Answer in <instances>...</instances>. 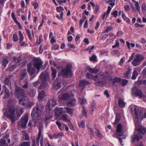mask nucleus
Listing matches in <instances>:
<instances>
[{
  "instance_id": "nucleus-1",
  "label": "nucleus",
  "mask_w": 146,
  "mask_h": 146,
  "mask_svg": "<svg viewBox=\"0 0 146 146\" xmlns=\"http://www.w3.org/2000/svg\"><path fill=\"white\" fill-rule=\"evenodd\" d=\"M130 111L133 117L135 119L134 121L135 128L137 131L135 132L133 136H132V142L135 141H138L142 137V136L140 134H145L146 133V129L142 127L139 122V118L141 116H142V119L146 117V112H144L142 115L143 111H139V108L136 106H133L130 108Z\"/></svg>"
},
{
  "instance_id": "nucleus-2",
  "label": "nucleus",
  "mask_w": 146,
  "mask_h": 146,
  "mask_svg": "<svg viewBox=\"0 0 146 146\" xmlns=\"http://www.w3.org/2000/svg\"><path fill=\"white\" fill-rule=\"evenodd\" d=\"M44 105L42 104L39 105L37 104L36 107H34L32 112L31 114V116L33 120L39 119L40 117L41 113L43 110Z\"/></svg>"
},
{
  "instance_id": "nucleus-3",
  "label": "nucleus",
  "mask_w": 146,
  "mask_h": 146,
  "mask_svg": "<svg viewBox=\"0 0 146 146\" xmlns=\"http://www.w3.org/2000/svg\"><path fill=\"white\" fill-rule=\"evenodd\" d=\"M107 73L106 72H100L93 77V80L96 81V85L100 86L103 84V81L105 80L107 77Z\"/></svg>"
},
{
  "instance_id": "nucleus-4",
  "label": "nucleus",
  "mask_w": 146,
  "mask_h": 146,
  "mask_svg": "<svg viewBox=\"0 0 146 146\" xmlns=\"http://www.w3.org/2000/svg\"><path fill=\"white\" fill-rule=\"evenodd\" d=\"M42 65V62L41 60L38 59H36L34 63L33 68L31 69L27 70L29 74L31 76L33 75L36 72V68L37 70L36 73H38Z\"/></svg>"
},
{
  "instance_id": "nucleus-5",
  "label": "nucleus",
  "mask_w": 146,
  "mask_h": 146,
  "mask_svg": "<svg viewBox=\"0 0 146 146\" xmlns=\"http://www.w3.org/2000/svg\"><path fill=\"white\" fill-rule=\"evenodd\" d=\"M4 115L9 118L13 122L15 121V109L14 107H9L6 110V111L4 113Z\"/></svg>"
},
{
  "instance_id": "nucleus-6",
  "label": "nucleus",
  "mask_w": 146,
  "mask_h": 146,
  "mask_svg": "<svg viewBox=\"0 0 146 146\" xmlns=\"http://www.w3.org/2000/svg\"><path fill=\"white\" fill-rule=\"evenodd\" d=\"M40 79L41 80L42 84L40 87H45L47 85V81L49 79V74L46 72H42L40 75Z\"/></svg>"
},
{
  "instance_id": "nucleus-7",
  "label": "nucleus",
  "mask_w": 146,
  "mask_h": 146,
  "mask_svg": "<svg viewBox=\"0 0 146 146\" xmlns=\"http://www.w3.org/2000/svg\"><path fill=\"white\" fill-rule=\"evenodd\" d=\"M28 115H25L24 117H22L18 122L17 126L19 127H21L23 128H25L28 121Z\"/></svg>"
},
{
  "instance_id": "nucleus-8",
  "label": "nucleus",
  "mask_w": 146,
  "mask_h": 146,
  "mask_svg": "<svg viewBox=\"0 0 146 146\" xmlns=\"http://www.w3.org/2000/svg\"><path fill=\"white\" fill-rule=\"evenodd\" d=\"M43 124L41 123H40L38 126V128L39 129V132L38 134V136L36 139V141L34 140L33 142L34 144L33 145V146H36L35 144V143L36 144L38 145L39 146V141L41 137L42 131H43Z\"/></svg>"
},
{
  "instance_id": "nucleus-9",
  "label": "nucleus",
  "mask_w": 146,
  "mask_h": 146,
  "mask_svg": "<svg viewBox=\"0 0 146 146\" xmlns=\"http://www.w3.org/2000/svg\"><path fill=\"white\" fill-rule=\"evenodd\" d=\"M116 131L118 133L114 134L113 136V137L119 138L118 136H120L123 135V134L122 133V126L121 124L119 123L117 125Z\"/></svg>"
},
{
  "instance_id": "nucleus-10",
  "label": "nucleus",
  "mask_w": 146,
  "mask_h": 146,
  "mask_svg": "<svg viewBox=\"0 0 146 146\" xmlns=\"http://www.w3.org/2000/svg\"><path fill=\"white\" fill-rule=\"evenodd\" d=\"M25 90L20 87H16L15 89V95L19 98L20 97L24 95Z\"/></svg>"
},
{
  "instance_id": "nucleus-11",
  "label": "nucleus",
  "mask_w": 146,
  "mask_h": 146,
  "mask_svg": "<svg viewBox=\"0 0 146 146\" xmlns=\"http://www.w3.org/2000/svg\"><path fill=\"white\" fill-rule=\"evenodd\" d=\"M142 60V59L140 56L139 54H136L131 63L134 66H137L140 64Z\"/></svg>"
},
{
  "instance_id": "nucleus-12",
  "label": "nucleus",
  "mask_w": 146,
  "mask_h": 146,
  "mask_svg": "<svg viewBox=\"0 0 146 146\" xmlns=\"http://www.w3.org/2000/svg\"><path fill=\"white\" fill-rule=\"evenodd\" d=\"M71 67L72 65H71L68 64L66 65V67L65 69H62L61 74L63 77L66 76L68 75L71 70Z\"/></svg>"
},
{
  "instance_id": "nucleus-13",
  "label": "nucleus",
  "mask_w": 146,
  "mask_h": 146,
  "mask_svg": "<svg viewBox=\"0 0 146 146\" xmlns=\"http://www.w3.org/2000/svg\"><path fill=\"white\" fill-rule=\"evenodd\" d=\"M131 92L132 94L135 95L136 96H138L140 98L143 97L141 91L136 87H133L132 88Z\"/></svg>"
},
{
  "instance_id": "nucleus-14",
  "label": "nucleus",
  "mask_w": 146,
  "mask_h": 146,
  "mask_svg": "<svg viewBox=\"0 0 146 146\" xmlns=\"http://www.w3.org/2000/svg\"><path fill=\"white\" fill-rule=\"evenodd\" d=\"M56 104V102L54 99H52L49 100L46 106V109L48 110H49L50 108L52 107H53L55 106Z\"/></svg>"
},
{
  "instance_id": "nucleus-15",
  "label": "nucleus",
  "mask_w": 146,
  "mask_h": 146,
  "mask_svg": "<svg viewBox=\"0 0 146 146\" xmlns=\"http://www.w3.org/2000/svg\"><path fill=\"white\" fill-rule=\"evenodd\" d=\"M28 101V98L26 96H25L21 98L19 100V104L22 106H25L27 105Z\"/></svg>"
},
{
  "instance_id": "nucleus-16",
  "label": "nucleus",
  "mask_w": 146,
  "mask_h": 146,
  "mask_svg": "<svg viewBox=\"0 0 146 146\" xmlns=\"http://www.w3.org/2000/svg\"><path fill=\"white\" fill-rule=\"evenodd\" d=\"M27 74V72L26 69H24L21 72L19 75V80H21L24 79Z\"/></svg>"
},
{
  "instance_id": "nucleus-17",
  "label": "nucleus",
  "mask_w": 146,
  "mask_h": 146,
  "mask_svg": "<svg viewBox=\"0 0 146 146\" xmlns=\"http://www.w3.org/2000/svg\"><path fill=\"white\" fill-rule=\"evenodd\" d=\"M61 119L65 122H70V119L69 116L66 114H63L62 116Z\"/></svg>"
},
{
  "instance_id": "nucleus-18",
  "label": "nucleus",
  "mask_w": 146,
  "mask_h": 146,
  "mask_svg": "<svg viewBox=\"0 0 146 146\" xmlns=\"http://www.w3.org/2000/svg\"><path fill=\"white\" fill-rule=\"evenodd\" d=\"M69 97V95L68 94L65 93L59 95L58 98L60 100H66L68 99Z\"/></svg>"
},
{
  "instance_id": "nucleus-19",
  "label": "nucleus",
  "mask_w": 146,
  "mask_h": 146,
  "mask_svg": "<svg viewBox=\"0 0 146 146\" xmlns=\"http://www.w3.org/2000/svg\"><path fill=\"white\" fill-rule=\"evenodd\" d=\"M2 65L5 67L7 64L9 62V57L5 56L3 57L2 58Z\"/></svg>"
},
{
  "instance_id": "nucleus-20",
  "label": "nucleus",
  "mask_w": 146,
  "mask_h": 146,
  "mask_svg": "<svg viewBox=\"0 0 146 146\" xmlns=\"http://www.w3.org/2000/svg\"><path fill=\"white\" fill-rule=\"evenodd\" d=\"M87 70H88L90 72L92 73L96 74L99 72L100 69L99 68H92L90 67H88Z\"/></svg>"
},
{
  "instance_id": "nucleus-21",
  "label": "nucleus",
  "mask_w": 146,
  "mask_h": 146,
  "mask_svg": "<svg viewBox=\"0 0 146 146\" xmlns=\"http://www.w3.org/2000/svg\"><path fill=\"white\" fill-rule=\"evenodd\" d=\"M4 92H5L4 97L3 98L6 99L8 98L10 96V92L9 90L5 86H4Z\"/></svg>"
},
{
  "instance_id": "nucleus-22",
  "label": "nucleus",
  "mask_w": 146,
  "mask_h": 146,
  "mask_svg": "<svg viewBox=\"0 0 146 146\" xmlns=\"http://www.w3.org/2000/svg\"><path fill=\"white\" fill-rule=\"evenodd\" d=\"M89 82H88L85 80H83L80 82L79 85L82 87L83 89L86 86L89 85Z\"/></svg>"
},
{
  "instance_id": "nucleus-23",
  "label": "nucleus",
  "mask_w": 146,
  "mask_h": 146,
  "mask_svg": "<svg viewBox=\"0 0 146 146\" xmlns=\"http://www.w3.org/2000/svg\"><path fill=\"white\" fill-rule=\"evenodd\" d=\"M19 37H20L19 42H20V43L21 44L20 45V46H23L25 45V43L24 42H22L23 41V40L24 39L23 36L21 31H19Z\"/></svg>"
},
{
  "instance_id": "nucleus-24",
  "label": "nucleus",
  "mask_w": 146,
  "mask_h": 146,
  "mask_svg": "<svg viewBox=\"0 0 146 146\" xmlns=\"http://www.w3.org/2000/svg\"><path fill=\"white\" fill-rule=\"evenodd\" d=\"M45 96V94L44 90H42L39 92L38 98L39 100H42Z\"/></svg>"
},
{
  "instance_id": "nucleus-25",
  "label": "nucleus",
  "mask_w": 146,
  "mask_h": 146,
  "mask_svg": "<svg viewBox=\"0 0 146 146\" xmlns=\"http://www.w3.org/2000/svg\"><path fill=\"white\" fill-rule=\"evenodd\" d=\"M76 102V100L72 99L70 100L67 103V106H73L75 105Z\"/></svg>"
},
{
  "instance_id": "nucleus-26",
  "label": "nucleus",
  "mask_w": 146,
  "mask_h": 146,
  "mask_svg": "<svg viewBox=\"0 0 146 146\" xmlns=\"http://www.w3.org/2000/svg\"><path fill=\"white\" fill-rule=\"evenodd\" d=\"M118 104L120 107L123 108L125 107V103L124 102L123 99L121 98H119L118 101Z\"/></svg>"
},
{
  "instance_id": "nucleus-27",
  "label": "nucleus",
  "mask_w": 146,
  "mask_h": 146,
  "mask_svg": "<svg viewBox=\"0 0 146 146\" xmlns=\"http://www.w3.org/2000/svg\"><path fill=\"white\" fill-rule=\"evenodd\" d=\"M51 69L52 70V78L53 80H54L56 76L57 71L56 69L52 66L51 67Z\"/></svg>"
},
{
  "instance_id": "nucleus-28",
  "label": "nucleus",
  "mask_w": 146,
  "mask_h": 146,
  "mask_svg": "<svg viewBox=\"0 0 146 146\" xmlns=\"http://www.w3.org/2000/svg\"><path fill=\"white\" fill-rule=\"evenodd\" d=\"M131 69L129 68L128 69L127 71L124 74V77L125 78H129L131 76Z\"/></svg>"
},
{
  "instance_id": "nucleus-29",
  "label": "nucleus",
  "mask_w": 146,
  "mask_h": 146,
  "mask_svg": "<svg viewBox=\"0 0 146 146\" xmlns=\"http://www.w3.org/2000/svg\"><path fill=\"white\" fill-rule=\"evenodd\" d=\"M65 109L67 113L70 115H72L74 111L73 109L68 107H65Z\"/></svg>"
},
{
  "instance_id": "nucleus-30",
  "label": "nucleus",
  "mask_w": 146,
  "mask_h": 146,
  "mask_svg": "<svg viewBox=\"0 0 146 146\" xmlns=\"http://www.w3.org/2000/svg\"><path fill=\"white\" fill-rule=\"evenodd\" d=\"M19 146H30V143L29 141H23L21 143Z\"/></svg>"
},
{
  "instance_id": "nucleus-31",
  "label": "nucleus",
  "mask_w": 146,
  "mask_h": 146,
  "mask_svg": "<svg viewBox=\"0 0 146 146\" xmlns=\"http://www.w3.org/2000/svg\"><path fill=\"white\" fill-rule=\"evenodd\" d=\"M120 118V114L119 113H117L116 115L115 121L113 123V124L115 125L118 123L119 122Z\"/></svg>"
},
{
  "instance_id": "nucleus-32",
  "label": "nucleus",
  "mask_w": 146,
  "mask_h": 146,
  "mask_svg": "<svg viewBox=\"0 0 146 146\" xmlns=\"http://www.w3.org/2000/svg\"><path fill=\"white\" fill-rule=\"evenodd\" d=\"M111 10V8L110 6H108V10L107 11L106 13L105 12L102 16V19H104L105 18L106 14L107 16L109 14Z\"/></svg>"
},
{
  "instance_id": "nucleus-33",
  "label": "nucleus",
  "mask_w": 146,
  "mask_h": 146,
  "mask_svg": "<svg viewBox=\"0 0 146 146\" xmlns=\"http://www.w3.org/2000/svg\"><path fill=\"white\" fill-rule=\"evenodd\" d=\"M7 143L6 141L4 139H1L0 140V146H7Z\"/></svg>"
},
{
  "instance_id": "nucleus-34",
  "label": "nucleus",
  "mask_w": 146,
  "mask_h": 146,
  "mask_svg": "<svg viewBox=\"0 0 146 146\" xmlns=\"http://www.w3.org/2000/svg\"><path fill=\"white\" fill-rule=\"evenodd\" d=\"M56 112L58 113V115L61 114L63 112V108H56Z\"/></svg>"
},
{
  "instance_id": "nucleus-35",
  "label": "nucleus",
  "mask_w": 146,
  "mask_h": 146,
  "mask_svg": "<svg viewBox=\"0 0 146 146\" xmlns=\"http://www.w3.org/2000/svg\"><path fill=\"white\" fill-rule=\"evenodd\" d=\"M13 60L14 62L16 63L15 64L18 65L17 64L21 61V59L20 57L18 58L14 57L13 58Z\"/></svg>"
},
{
  "instance_id": "nucleus-36",
  "label": "nucleus",
  "mask_w": 146,
  "mask_h": 146,
  "mask_svg": "<svg viewBox=\"0 0 146 146\" xmlns=\"http://www.w3.org/2000/svg\"><path fill=\"white\" fill-rule=\"evenodd\" d=\"M88 131L89 133L90 134V137L91 138H92L94 136V133L93 129L92 128H88Z\"/></svg>"
},
{
  "instance_id": "nucleus-37",
  "label": "nucleus",
  "mask_w": 146,
  "mask_h": 146,
  "mask_svg": "<svg viewBox=\"0 0 146 146\" xmlns=\"http://www.w3.org/2000/svg\"><path fill=\"white\" fill-rule=\"evenodd\" d=\"M138 75V73L136 70H134L132 74L131 78L133 79H135Z\"/></svg>"
},
{
  "instance_id": "nucleus-38",
  "label": "nucleus",
  "mask_w": 146,
  "mask_h": 146,
  "mask_svg": "<svg viewBox=\"0 0 146 146\" xmlns=\"http://www.w3.org/2000/svg\"><path fill=\"white\" fill-rule=\"evenodd\" d=\"M141 8L143 12L146 16V6L144 3L142 4Z\"/></svg>"
},
{
  "instance_id": "nucleus-39",
  "label": "nucleus",
  "mask_w": 146,
  "mask_h": 146,
  "mask_svg": "<svg viewBox=\"0 0 146 146\" xmlns=\"http://www.w3.org/2000/svg\"><path fill=\"white\" fill-rule=\"evenodd\" d=\"M12 77V76H10L9 77L6 78L4 82V84L5 85H8L9 83L10 79Z\"/></svg>"
},
{
  "instance_id": "nucleus-40",
  "label": "nucleus",
  "mask_w": 146,
  "mask_h": 146,
  "mask_svg": "<svg viewBox=\"0 0 146 146\" xmlns=\"http://www.w3.org/2000/svg\"><path fill=\"white\" fill-rule=\"evenodd\" d=\"M36 94V91L35 90H32L29 92V94L31 97H34Z\"/></svg>"
},
{
  "instance_id": "nucleus-41",
  "label": "nucleus",
  "mask_w": 146,
  "mask_h": 146,
  "mask_svg": "<svg viewBox=\"0 0 146 146\" xmlns=\"http://www.w3.org/2000/svg\"><path fill=\"white\" fill-rule=\"evenodd\" d=\"M121 85L122 86H125L128 82V81L125 79H122L121 81Z\"/></svg>"
},
{
  "instance_id": "nucleus-42",
  "label": "nucleus",
  "mask_w": 146,
  "mask_h": 146,
  "mask_svg": "<svg viewBox=\"0 0 146 146\" xmlns=\"http://www.w3.org/2000/svg\"><path fill=\"white\" fill-rule=\"evenodd\" d=\"M112 54L114 55H116L117 56H119L120 55V53L118 51L115 50H113L112 52Z\"/></svg>"
},
{
  "instance_id": "nucleus-43",
  "label": "nucleus",
  "mask_w": 146,
  "mask_h": 146,
  "mask_svg": "<svg viewBox=\"0 0 146 146\" xmlns=\"http://www.w3.org/2000/svg\"><path fill=\"white\" fill-rule=\"evenodd\" d=\"M121 82V80L120 78H115L113 80V82L114 83H119Z\"/></svg>"
},
{
  "instance_id": "nucleus-44",
  "label": "nucleus",
  "mask_w": 146,
  "mask_h": 146,
  "mask_svg": "<svg viewBox=\"0 0 146 146\" xmlns=\"http://www.w3.org/2000/svg\"><path fill=\"white\" fill-rule=\"evenodd\" d=\"M133 1V2H135V6L136 8V9L138 10V11L140 12V8L139 7V3L138 2L136 1Z\"/></svg>"
},
{
  "instance_id": "nucleus-45",
  "label": "nucleus",
  "mask_w": 146,
  "mask_h": 146,
  "mask_svg": "<svg viewBox=\"0 0 146 146\" xmlns=\"http://www.w3.org/2000/svg\"><path fill=\"white\" fill-rule=\"evenodd\" d=\"M113 28L111 26H108L106 29L105 30V31H104V33H108L109 31H111L112 29Z\"/></svg>"
},
{
  "instance_id": "nucleus-46",
  "label": "nucleus",
  "mask_w": 146,
  "mask_h": 146,
  "mask_svg": "<svg viewBox=\"0 0 146 146\" xmlns=\"http://www.w3.org/2000/svg\"><path fill=\"white\" fill-rule=\"evenodd\" d=\"M79 102L81 104L83 105L86 103V101L85 99L82 98H79Z\"/></svg>"
},
{
  "instance_id": "nucleus-47",
  "label": "nucleus",
  "mask_w": 146,
  "mask_h": 146,
  "mask_svg": "<svg viewBox=\"0 0 146 146\" xmlns=\"http://www.w3.org/2000/svg\"><path fill=\"white\" fill-rule=\"evenodd\" d=\"M27 70L31 69L33 68V64L32 62H29L27 65Z\"/></svg>"
},
{
  "instance_id": "nucleus-48",
  "label": "nucleus",
  "mask_w": 146,
  "mask_h": 146,
  "mask_svg": "<svg viewBox=\"0 0 146 146\" xmlns=\"http://www.w3.org/2000/svg\"><path fill=\"white\" fill-rule=\"evenodd\" d=\"M62 82L61 81H57L56 86L57 88H59L61 87Z\"/></svg>"
},
{
  "instance_id": "nucleus-49",
  "label": "nucleus",
  "mask_w": 146,
  "mask_h": 146,
  "mask_svg": "<svg viewBox=\"0 0 146 146\" xmlns=\"http://www.w3.org/2000/svg\"><path fill=\"white\" fill-rule=\"evenodd\" d=\"M96 104L95 102H93L92 103L91 106V110L93 112L94 111V109H95L96 108Z\"/></svg>"
},
{
  "instance_id": "nucleus-50",
  "label": "nucleus",
  "mask_w": 146,
  "mask_h": 146,
  "mask_svg": "<svg viewBox=\"0 0 146 146\" xmlns=\"http://www.w3.org/2000/svg\"><path fill=\"white\" fill-rule=\"evenodd\" d=\"M82 114L85 117L87 116V112L86 111V110L84 107H83V110L82 112Z\"/></svg>"
},
{
  "instance_id": "nucleus-51",
  "label": "nucleus",
  "mask_w": 146,
  "mask_h": 146,
  "mask_svg": "<svg viewBox=\"0 0 146 146\" xmlns=\"http://www.w3.org/2000/svg\"><path fill=\"white\" fill-rule=\"evenodd\" d=\"M25 141H28L30 140L29 136L27 133H25L23 137Z\"/></svg>"
},
{
  "instance_id": "nucleus-52",
  "label": "nucleus",
  "mask_w": 146,
  "mask_h": 146,
  "mask_svg": "<svg viewBox=\"0 0 146 146\" xmlns=\"http://www.w3.org/2000/svg\"><path fill=\"white\" fill-rule=\"evenodd\" d=\"M56 124L58 125L59 129L61 130H62L63 129L61 127V124L59 121H57L56 122Z\"/></svg>"
},
{
  "instance_id": "nucleus-53",
  "label": "nucleus",
  "mask_w": 146,
  "mask_h": 146,
  "mask_svg": "<svg viewBox=\"0 0 146 146\" xmlns=\"http://www.w3.org/2000/svg\"><path fill=\"white\" fill-rule=\"evenodd\" d=\"M23 112V111L22 108L20 109L17 112V116L20 117Z\"/></svg>"
},
{
  "instance_id": "nucleus-54",
  "label": "nucleus",
  "mask_w": 146,
  "mask_h": 146,
  "mask_svg": "<svg viewBox=\"0 0 146 146\" xmlns=\"http://www.w3.org/2000/svg\"><path fill=\"white\" fill-rule=\"evenodd\" d=\"M90 59L91 61H92L94 62H96L97 61L96 57L95 55H92L91 57L90 58Z\"/></svg>"
},
{
  "instance_id": "nucleus-55",
  "label": "nucleus",
  "mask_w": 146,
  "mask_h": 146,
  "mask_svg": "<svg viewBox=\"0 0 146 146\" xmlns=\"http://www.w3.org/2000/svg\"><path fill=\"white\" fill-rule=\"evenodd\" d=\"M122 17L123 19L125 20L128 23H129L130 22V20L127 17L125 14H123L122 15Z\"/></svg>"
},
{
  "instance_id": "nucleus-56",
  "label": "nucleus",
  "mask_w": 146,
  "mask_h": 146,
  "mask_svg": "<svg viewBox=\"0 0 146 146\" xmlns=\"http://www.w3.org/2000/svg\"><path fill=\"white\" fill-rule=\"evenodd\" d=\"M119 43L118 40H115V44L112 46V48H115L116 47H118L119 46Z\"/></svg>"
},
{
  "instance_id": "nucleus-57",
  "label": "nucleus",
  "mask_w": 146,
  "mask_h": 146,
  "mask_svg": "<svg viewBox=\"0 0 146 146\" xmlns=\"http://www.w3.org/2000/svg\"><path fill=\"white\" fill-rule=\"evenodd\" d=\"M86 77L88 78H90L93 80V77L94 76H93L90 73H87L86 74Z\"/></svg>"
},
{
  "instance_id": "nucleus-58",
  "label": "nucleus",
  "mask_w": 146,
  "mask_h": 146,
  "mask_svg": "<svg viewBox=\"0 0 146 146\" xmlns=\"http://www.w3.org/2000/svg\"><path fill=\"white\" fill-rule=\"evenodd\" d=\"M18 40V37L17 34H15L13 36V40L14 41H17Z\"/></svg>"
},
{
  "instance_id": "nucleus-59",
  "label": "nucleus",
  "mask_w": 146,
  "mask_h": 146,
  "mask_svg": "<svg viewBox=\"0 0 146 146\" xmlns=\"http://www.w3.org/2000/svg\"><path fill=\"white\" fill-rule=\"evenodd\" d=\"M97 130V132H95L96 134L100 137H102V135H101V133H100V131L97 129H96Z\"/></svg>"
},
{
  "instance_id": "nucleus-60",
  "label": "nucleus",
  "mask_w": 146,
  "mask_h": 146,
  "mask_svg": "<svg viewBox=\"0 0 146 146\" xmlns=\"http://www.w3.org/2000/svg\"><path fill=\"white\" fill-rule=\"evenodd\" d=\"M79 126L80 127H81L84 128L85 127L84 123V121H81L80 123H78Z\"/></svg>"
},
{
  "instance_id": "nucleus-61",
  "label": "nucleus",
  "mask_w": 146,
  "mask_h": 146,
  "mask_svg": "<svg viewBox=\"0 0 146 146\" xmlns=\"http://www.w3.org/2000/svg\"><path fill=\"white\" fill-rule=\"evenodd\" d=\"M29 84V83L27 81L26 82L25 84L22 87L25 89L27 88H28Z\"/></svg>"
},
{
  "instance_id": "nucleus-62",
  "label": "nucleus",
  "mask_w": 146,
  "mask_h": 146,
  "mask_svg": "<svg viewBox=\"0 0 146 146\" xmlns=\"http://www.w3.org/2000/svg\"><path fill=\"white\" fill-rule=\"evenodd\" d=\"M57 11L58 12H60L61 11L64 10V8L62 7H58L56 8Z\"/></svg>"
},
{
  "instance_id": "nucleus-63",
  "label": "nucleus",
  "mask_w": 146,
  "mask_h": 146,
  "mask_svg": "<svg viewBox=\"0 0 146 146\" xmlns=\"http://www.w3.org/2000/svg\"><path fill=\"white\" fill-rule=\"evenodd\" d=\"M40 83V82L39 80H38L36 82H34L33 83V85L34 87H36Z\"/></svg>"
},
{
  "instance_id": "nucleus-64",
  "label": "nucleus",
  "mask_w": 146,
  "mask_h": 146,
  "mask_svg": "<svg viewBox=\"0 0 146 146\" xmlns=\"http://www.w3.org/2000/svg\"><path fill=\"white\" fill-rule=\"evenodd\" d=\"M117 13L118 11L116 10H115L112 13V15H113L114 17H116L117 16Z\"/></svg>"
}]
</instances>
